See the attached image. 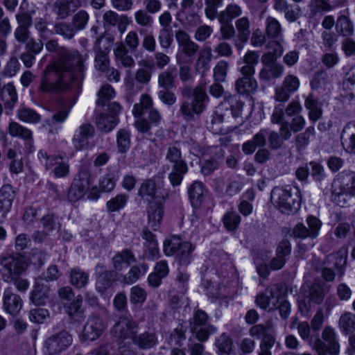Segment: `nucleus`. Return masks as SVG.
Wrapping results in <instances>:
<instances>
[{
  "label": "nucleus",
  "mask_w": 355,
  "mask_h": 355,
  "mask_svg": "<svg viewBox=\"0 0 355 355\" xmlns=\"http://www.w3.org/2000/svg\"><path fill=\"white\" fill-rule=\"evenodd\" d=\"M118 123V119L114 116H108L105 114H101L96 117V124L97 128L105 132L111 131Z\"/></svg>",
  "instance_id": "50"
},
{
  "label": "nucleus",
  "mask_w": 355,
  "mask_h": 355,
  "mask_svg": "<svg viewBox=\"0 0 355 355\" xmlns=\"http://www.w3.org/2000/svg\"><path fill=\"white\" fill-rule=\"evenodd\" d=\"M94 127L89 123H82L75 131L71 139L76 150H86L89 148V139L94 137Z\"/></svg>",
  "instance_id": "18"
},
{
  "label": "nucleus",
  "mask_w": 355,
  "mask_h": 355,
  "mask_svg": "<svg viewBox=\"0 0 355 355\" xmlns=\"http://www.w3.org/2000/svg\"><path fill=\"white\" fill-rule=\"evenodd\" d=\"M193 249L191 243H182L180 238L175 236L164 243V254L166 256H171L176 253V260L182 266H187L191 262V253Z\"/></svg>",
  "instance_id": "9"
},
{
  "label": "nucleus",
  "mask_w": 355,
  "mask_h": 355,
  "mask_svg": "<svg viewBox=\"0 0 355 355\" xmlns=\"http://www.w3.org/2000/svg\"><path fill=\"white\" fill-rule=\"evenodd\" d=\"M315 135V128L313 126L308 127L304 132L297 135L295 137V144L298 149L305 148L309 144L311 137Z\"/></svg>",
  "instance_id": "61"
},
{
  "label": "nucleus",
  "mask_w": 355,
  "mask_h": 355,
  "mask_svg": "<svg viewBox=\"0 0 355 355\" xmlns=\"http://www.w3.org/2000/svg\"><path fill=\"white\" fill-rule=\"evenodd\" d=\"M268 135V130L266 128L261 129L256 133L252 139L247 141L242 145V150L245 155H252L257 148L265 146L266 139Z\"/></svg>",
  "instance_id": "27"
},
{
  "label": "nucleus",
  "mask_w": 355,
  "mask_h": 355,
  "mask_svg": "<svg viewBox=\"0 0 355 355\" xmlns=\"http://www.w3.org/2000/svg\"><path fill=\"white\" fill-rule=\"evenodd\" d=\"M331 199L339 206H344L355 196V172L344 170L331 182Z\"/></svg>",
  "instance_id": "4"
},
{
  "label": "nucleus",
  "mask_w": 355,
  "mask_h": 355,
  "mask_svg": "<svg viewBox=\"0 0 355 355\" xmlns=\"http://www.w3.org/2000/svg\"><path fill=\"white\" fill-rule=\"evenodd\" d=\"M270 198L275 207L282 214H294L301 206L300 191L290 185L274 187Z\"/></svg>",
  "instance_id": "3"
},
{
  "label": "nucleus",
  "mask_w": 355,
  "mask_h": 355,
  "mask_svg": "<svg viewBox=\"0 0 355 355\" xmlns=\"http://www.w3.org/2000/svg\"><path fill=\"white\" fill-rule=\"evenodd\" d=\"M143 67L139 68L135 73V80L141 84H148L151 78V72L149 69L152 67L147 60L139 62Z\"/></svg>",
  "instance_id": "54"
},
{
  "label": "nucleus",
  "mask_w": 355,
  "mask_h": 355,
  "mask_svg": "<svg viewBox=\"0 0 355 355\" xmlns=\"http://www.w3.org/2000/svg\"><path fill=\"white\" fill-rule=\"evenodd\" d=\"M69 278L72 285L77 288H83L88 282L89 275L79 268H74L70 271Z\"/></svg>",
  "instance_id": "51"
},
{
  "label": "nucleus",
  "mask_w": 355,
  "mask_h": 355,
  "mask_svg": "<svg viewBox=\"0 0 355 355\" xmlns=\"http://www.w3.org/2000/svg\"><path fill=\"white\" fill-rule=\"evenodd\" d=\"M24 257L18 254L3 257L0 259V272L5 282H12L26 269Z\"/></svg>",
  "instance_id": "7"
},
{
  "label": "nucleus",
  "mask_w": 355,
  "mask_h": 355,
  "mask_svg": "<svg viewBox=\"0 0 355 355\" xmlns=\"http://www.w3.org/2000/svg\"><path fill=\"white\" fill-rule=\"evenodd\" d=\"M82 300V297L78 295L76 300L64 306L67 314L76 322H80L83 320Z\"/></svg>",
  "instance_id": "47"
},
{
  "label": "nucleus",
  "mask_w": 355,
  "mask_h": 355,
  "mask_svg": "<svg viewBox=\"0 0 355 355\" xmlns=\"http://www.w3.org/2000/svg\"><path fill=\"white\" fill-rule=\"evenodd\" d=\"M95 270L97 274L96 290L98 292L103 293L111 287L113 282L114 272L111 270H107L105 266L101 263L96 265Z\"/></svg>",
  "instance_id": "25"
},
{
  "label": "nucleus",
  "mask_w": 355,
  "mask_h": 355,
  "mask_svg": "<svg viewBox=\"0 0 355 355\" xmlns=\"http://www.w3.org/2000/svg\"><path fill=\"white\" fill-rule=\"evenodd\" d=\"M236 28L238 31L237 37L242 42H247L250 35V24L246 17L239 18L236 21Z\"/></svg>",
  "instance_id": "53"
},
{
  "label": "nucleus",
  "mask_w": 355,
  "mask_h": 355,
  "mask_svg": "<svg viewBox=\"0 0 355 355\" xmlns=\"http://www.w3.org/2000/svg\"><path fill=\"white\" fill-rule=\"evenodd\" d=\"M162 119L159 112L155 108H151L148 112V119H138L135 121V125L139 132L151 135L152 127L158 126Z\"/></svg>",
  "instance_id": "23"
},
{
  "label": "nucleus",
  "mask_w": 355,
  "mask_h": 355,
  "mask_svg": "<svg viewBox=\"0 0 355 355\" xmlns=\"http://www.w3.org/2000/svg\"><path fill=\"white\" fill-rule=\"evenodd\" d=\"M300 85V80L296 76L293 74L286 76L282 85L275 89V100L283 103L287 101L291 94L298 90Z\"/></svg>",
  "instance_id": "15"
},
{
  "label": "nucleus",
  "mask_w": 355,
  "mask_h": 355,
  "mask_svg": "<svg viewBox=\"0 0 355 355\" xmlns=\"http://www.w3.org/2000/svg\"><path fill=\"white\" fill-rule=\"evenodd\" d=\"M207 193L204 184L199 181H195L188 189V194L193 207H198L202 202L204 195Z\"/></svg>",
  "instance_id": "41"
},
{
  "label": "nucleus",
  "mask_w": 355,
  "mask_h": 355,
  "mask_svg": "<svg viewBox=\"0 0 355 355\" xmlns=\"http://www.w3.org/2000/svg\"><path fill=\"white\" fill-rule=\"evenodd\" d=\"M1 99L5 104V113L8 115L10 114L15 104L17 101V94L13 84L8 83L3 87L1 89Z\"/></svg>",
  "instance_id": "34"
},
{
  "label": "nucleus",
  "mask_w": 355,
  "mask_h": 355,
  "mask_svg": "<svg viewBox=\"0 0 355 355\" xmlns=\"http://www.w3.org/2000/svg\"><path fill=\"white\" fill-rule=\"evenodd\" d=\"M266 35L270 39H282L283 38V30L279 21L272 17H268L265 22Z\"/></svg>",
  "instance_id": "42"
},
{
  "label": "nucleus",
  "mask_w": 355,
  "mask_h": 355,
  "mask_svg": "<svg viewBox=\"0 0 355 355\" xmlns=\"http://www.w3.org/2000/svg\"><path fill=\"white\" fill-rule=\"evenodd\" d=\"M339 327L345 335L355 331V314L351 312L343 313L339 319Z\"/></svg>",
  "instance_id": "49"
},
{
  "label": "nucleus",
  "mask_w": 355,
  "mask_h": 355,
  "mask_svg": "<svg viewBox=\"0 0 355 355\" xmlns=\"http://www.w3.org/2000/svg\"><path fill=\"white\" fill-rule=\"evenodd\" d=\"M285 294L283 286L272 284L257 297L256 302L259 307L265 310L279 309L281 317L286 319L289 316L291 307L288 302L285 300Z\"/></svg>",
  "instance_id": "2"
},
{
  "label": "nucleus",
  "mask_w": 355,
  "mask_h": 355,
  "mask_svg": "<svg viewBox=\"0 0 355 355\" xmlns=\"http://www.w3.org/2000/svg\"><path fill=\"white\" fill-rule=\"evenodd\" d=\"M306 223L309 227H306L302 223H297L293 230V235L295 238H316L322 226V222L315 216H309L307 217Z\"/></svg>",
  "instance_id": "17"
},
{
  "label": "nucleus",
  "mask_w": 355,
  "mask_h": 355,
  "mask_svg": "<svg viewBox=\"0 0 355 355\" xmlns=\"http://www.w3.org/2000/svg\"><path fill=\"white\" fill-rule=\"evenodd\" d=\"M138 327V323L132 315L125 313L119 317L117 322L112 328V333L114 336L119 338H130L132 340L135 333H137Z\"/></svg>",
  "instance_id": "13"
},
{
  "label": "nucleus",
  "mask_w": 355,
  "mask_h": 355,
  "mask_svg": "<svg viewBox=\"0 0 355 355\" xmlns=\"http://www.w3.org/2000/svg\"><path fill=\"white\" fill-rule=\"evenodd\" d=\"M175 68L169 67L159 74L158 85L162 89H170L175 87Z\"/></svg>",
  "instance_id": "46"
},
{
  "label": "nucleus",
  "mask_w": 355,
  "mask_h": 355,
  "mask_svg": "<svg viewBox=\"0 0 355 355\" xmlns=\"http://www.w3.org/2000/svg\"><path fill=\"white\" fill-rule=\"evenodd\" d=\"M17 119L26 123L37 124L42 120V116L35 110L24 105H21L16 111Z\"/></svg>",
  "instance_id": "37"
},
{
  "label": "nucleus",
  "mask_w": 355,
  "mask_h": 355,
  "mask_svg": "<svg viewBox=\"0 0 355 355\" xmlns=\"http://www.w3.org/2000/svg\"><path fill=\"white\" fill-rule=\"evenodd\" d=\"M50 52L58 51V58L49 64L41 76L39 90L48 94H58L71 89L78 90L84 77V58L76 50L58 47L55 40L46 43Z\"/></svg>",
  "instance_id": "1"
},
{
  "label": "nucleus",
  "mask_w": 355,
  "mask_h": 355,
  "mask_svg": "<svg viewBox=\"0 0 355 355\" xmlns=\"http://www.w3.org/2000/svg\"><path fill=\"white\" fill-rule=\"evenodd\" d=\"M107 324L100 316L91 315L83 328V337L85 340L94 341L103 334L107 328Z\"/></svg>",
  "instance_id": "16"
},
{
  "label": "nucleus",
  "mask_w": 355,
  "mask_h": 355,
  "mask_svg": "<svg viewBox=\"0 0 355 355\" xmlns=\"http://www.w3.org/2000/svg\"><path fill=\"white\" fill-rule=\"evenodd\" d=\"M304 107L309 110V119L313 122L319 120L322 114V103L313 94H309L304 101Z\"/></svg>",
  "instance_id": "31"
},
{
  "label": "nucleus",
  "mask_w": 355,
  "mask_h": 355,
  "mask_svg": "<svg viewBox=\"0 0 355 355\" xmlns=\"http://www.w3.org/2000/svg\"><path fill=\"white\" fill-rule=\"evenodd\" d=\"M250 336L261 339L258 355H272L270 349L275 343V330L271 321L255 324L249 329Z\"/></svg>",
  "instance_id": "6"
},
{
  "label": "nucleus",
  "mask_w": 355,
  "mask_h": 355,
  "mask_svg": "<svg viewBox=\"0 0 355 355\" xmlns=\"http://www.w3.org/2000/svg\"><path fill=\"white\" fill-rule=\"evenodd\" d=\"M135 261V255L129 250H123L116 254L112 258L113 267L117 271H121L124 268H127Z\"/></svg>",
  "instance_id": "39"
},
{
  "label": "nucleus",
  "mask_w": 355,
  "mask_h": 355,
  "mask_svg": "<svg viewBox=\"0 0 355 355\" xmlns=\"http://www.w3.org/2000/svg\"><path fill=\"white\" fill-rule=\"evenodd\" d=\"M101 38L98 37L96 39L95 42V48L98 49L96 54L94 64L95 67L99 71L105 72L108 71L110 67V60L108 56V52L105 50H101L99 45Z\"/></svg>",
  "instance_id": "44"
},
{
  "label": "nucleus",
  "mask_w": 355,
  "mask_h": 355,
  "mask_svg": "<svg viewBox=\"0 0 355 355\" xmlns=\"http://www.w3.org/2000/svg\"><path fill=\"white\" fill-rule=\"evenodd\" d=\"M215 345L218 353L222 355H229L232 349V340L225 334H223L216 339Z\"/></svg>",
  "instance_id": "60"
},
{
  "label": "nucleus",
  "mask_w": 355,
  "mask_h": 355,
  "mask_svg": "<svg viewBox=\"0 0 355 355\" xmlns=\"http://www.w3.org/2000/svg\"><path fill=\"white\" fill-rule=\"evenodd\" d=\"M259 54L254 51H248L243 58V65L239 67V71H243L244 69L251 70L252 73H255V67L259 62Z\"/></svg>",
  "instance_id": "55"
},
{
  "label": "nucleus",
  "mask_w": 355,
  "mask_h": 355,
  "mask_svg": "<svg viewBox=\"0 0 355 355\" xmlns=\"http://www.w3.org/2000/svg\"><path fill=\"white\" fill-rule=\"evenodd\" d=\"M175 39L178 42L179 49L178 53L188 58H193L198 51L199 46L192 41L189 34L182 30L175 32Z\"/></svg>",
  "instance_id": "22"
},
{
  "label": "nucleus",
  "mask_w": 355,
  "mask_h": 355,
  "mask_svg": "<svg viewBox=\"0 0 355 355\" xmlns=\"http://www.w3.org/2000/svg\"><path fill=\"white\" fill-rule=\"evenodd\" d=\"M325 296L324 288L322 284L319 283H314L311 285L309 289L310 300L315 304H321Z\"/></svg>",
  "instance_id": "64"
},
{
  "label": "nucleus",
  "mask_w": 355,
  "mask_h": 355,
  "mask_svg": "<svg viewBox=\"0 0 355 355\" xmlns=\"http://www.w3.org/2000/svg\"><path fill=\"white\" fill-rule=\"evenodd\" d=\"M340 139L346 151L355 153V122H350L344 127Z\"/></svg>",
  "instance_id": "32"
},
{
  "label": "nucleus",
  "mask_w": 355,
  "mask_h": 355,
  "mask_svg": "<svg viewBox=\"0 0 355 355\" xmlns=\"http://www.w3.org/2000/svg\"><path fill=\"white\" fill-rule=\"evenodd\" d=\"M3 301L4 310L12 315H16L22 307V300L10 288L5 289Z\"/></svg>",
  "instance_id": "26"
},
{
  "label": "nucleus",
  "mask_w": 355,
  "mask_h": 355,
  "mask_svg": "<svg viewBox=\"0 0 355 355\" xmlns=\"http://www.w3.org/2000/svg\"><path fill=\"white\" fill-rule=\"evenodd\" d=\"M209 100L205 90L200 86L193 90V99L191 103L184 101L182 103L180 112L186 120L193 119L194 115L200 114L205 108V102Z\"/></svg>",
  "instance_id": "10"
},
{
  "label": "nucleus",
  "mask_w": 355,
  "mask_h": 355,
  "mask_svg": "<svg viewBox=\"0 0 355 355\" xmlns=\"http://www.w3.org/2000/svg\"><path fill=\"white\" fill-rule=\"evenodd\" d=\"M73 103L74 102L67 103L64 99L59 100L58 107L51 118L48 121V124L51 125L55 123H63L68 118Z\"/></svg>",
  "instance_id": "29"
},
{
  "label": "nucleus",
  "mask_w": 355,
  "mask_h": 355,
  "mask_svg": "<svg viewBox=\"0 0 355 355\" xmlns=\"http://www.w3.org/2000/svg\"><path fill=\"white\" fill-rule=\"evenodd\" d=\"M15 198L14 188L10 184L3 185L0 189V212L4 217L10 210Z\"/></svg>",
  "instance_id": "30"
},
{
  "label": "nucleus",
  "mask_w": 355,
  "mask_h": 355,
  "mask_svg": "<svg viewBox=\"0 0 355 355\" xmlns=\"http://www.w3.org/2000/svg\"><path fill=\"white\" fill-rule=\"evenodd\" d=\"M80 6V0H56L54 11L61 19H64L69 15L71 8L74 10Z\"/></svg>",
  "instance_id": "40"
},
{
  "label": "nucleus",
  "mask_w": 355,
  "mask_h": 355,
  "mask_svg": "<svg viewBox=\"0 0 355 355\" xmlns=\"http://www.w3.org/2000/svg\"><path fill=\"white\" fill-rule=\"evenodd\" d=\"M38 159L46 170L55 178H64L69 174L70 166L68 161L64 159L61 155H49L45 150H40L37 153Z\"/></svg>",
  "instance_id": "8"
},
{
  "label": "nucleus",
  "mask_w": 355,
  "mask_h": 355,
  "mask_svg": "<svg viewBox=\"0 0 355 355\" xmlns=\"http://www.w3.org/2000/svg\"><path fill=\"white\" fill-rule=\"evenodd\" d=\"M48 288L42 284H37L31 293L30 299L35 305H43L48 298Z\"/></svg>",
  "instance_id": "52"
},
{
  "label": "nucleus",
  "mask_w": 355,
  "mask_h": 355,
  "mask_svg": "<svg viewBox=\"0 0 355 355\" xmlns=\"http://www.w3.org/2000/svg\"><path fill=\"white\" fill-rule=\"evenodd\" d=\"M323 340L317 339L313 343V349L319 355H338L340 352V345L337 338L335 330L326 327L322 333Z\"/></svg>",
  "instance_id": "11"
},
{
  "label": "nucleus",
  "mask_w": 355,
  "mask_h": 355,
  "mask_svg": "<svg viewBox=\"0 0 355 355\" xmlns=\"http://www.w3.org/2000/svg\"><path fill=\"white\" fill-rule=\"evenodd\" d=\"M135 352L125 347L116 348L114 343H105L92 352L90 355H135Z\"/></svg>",
  "instance_id": "35"
},
{
  "label": "nucleus",
  "mask_w": 355,
  "mask_h": 355,
  "mask_svg": "<svg viewBox=\"0 0 355 355\" xmlns=\"http://www.w3.org/2000/svg\"><path fill=\"white\" fill-rule=\"evenodd\" d=\"M138 196L148 203L164 201L165 196L159 193L156 183L153 178L144 180L140 184Z\"/></svg>",
  "instance_id": "20"
},
{
  "label": "nucleus",
  "mask_w": 355,
  "mask_h": 355,
  "mask_svg": "<svg viewBox=\"0 0 355 355\" xmlns=\"http://www.w3.org/2000/svg\"><path fill=\"white\" fill-rule=\"evenodd\" d=\"M7 131L12 137H17L25 142V146L28 153L34 150V139L33 131L26 126H24L15 121H11L8 127Z\"/></svg>",
  "instance_id": "19"
},
{
  "label": "nucleus",
  "mask_w": 355,
  "mask_h": 355,
  "mask_svg": "<svg viewBox=\"0 0 355 355\" xmlns=\"http://www.w3.org/2000/svg\"><path fill=\"white\" fill-rule=\"evenodd\" d=\"M331 86V80L327 73L323 70L318 71L313 76L310 82V87L312 89H329Z\"/></svg>",
  "instance_id": "45"
},
{
  "label": "nucleus",
  "mask_w": 355,
  "mask_h": 355,
  "mask_svg": "<svg viewBox=\"0 0 355 355\" xmlns=\"http://www.w3.org/2000/svg\"><path fill=\"white\" fill-rule=\"evenodd\" d=\"M148 270L147 263H141L130 268L127 274L123 275L120 279L121 282L126 284L135 283L140 277L144 275Z\"/></svg>",
  "instance_id": "38"
},
{
  "label": "nucleus",
  "mask_w": 355,
  "mask_h": 355,
  "mask_svg": "<svg viewBox=\"0 0 355 355\" xmlns=\"http://www.w3.org/2000/svg\"><path fill=\"white\" fill-rule=\"evenodd\" d=\"M242 13L241 8L235 3L229 4L225 10L221 11L218 15V21H231Z\"/></svg>",
  "instance_id": "56"
},
{
  "label": "nucleus",
  "mask_w": 355,
  "mask_h": 355,
  "mask_svg": "<svg viewBox=\"0 0 355 355\" xmlns=\"http://www.w3.org/2000/svg\"><path fill=\"white\" fill-rule=\"evenodd\" d=\"M211 49L209 46L202 49L195 62V70L196 72L204 74L209 69V63L211 59Z\"/></svg>",
  "instance_id": "43"
},
{
  "label": "nucleus",
  "mask_w": 355,
  "mask_h": 355,
  "mask_svg": "<svg viewBox=\"0 0 355 355\" xmlns=\"http://www.w3.org/2000/svg\"><path fill=\"white\" fill-rule=\"evenodd\" d=\"M129 49L123 42H116L113 49L114 61L118 66L131 69L135 66V59L129 54Z\"/></svg>",
  "instance_id": "24"
},
{
  "label": "nucleus",
  "mask_w": 355,
  "mask_h": 355,
  "mask_svg": "<svg viewBox=\"0 0 355 355\" xmlns=\"http://www.w3.org/2000/svg\"><path fill=\"white\" fill-rule=\"evenodd\" d=\"M54 31L56 34L68 40L73 38L76 32L73 25L65 22L56 24L54 26Z\"/></svg>",
  "instance_id": "62"
},
{
  "label": "nucleus",
  "mask_w": 355,
  "mask_h": 355,
  "mask_svg": "<svg viewBox=\"0 0 355 355\" xmlns=\"http://www.w3.org/2000/svg\"><path fill=\"white\" fill-rule=\"evenodd\" d=\"M92 183V177L88 170L82 169L75 177L69 191V198L76 201L81 198L87 192Z\"/></svg>",
  "instance_id": "14"
},
{
  "label": "nucleus",
  "mask_w": 355,
  "mask_h": 355,
  "mask_svg": "<svg viewBox=\"0 0 355 355\" xmlns=\"http://www.w3.org/2000/svg\"><path fill=\"white\" fill-rule=\"evenodd\" d=\"M131 340L139 349L144 350L149 349L157 343V336L154 333L150 331H144L139 334L135 333Z\"/></svg>",
  "instance_id": "33"
},
{
  "label": "nucleus",
  "mask_w": 355,
  "mask_h": 355,
  "mask_svg": "<svg viewBox=\"0 0 355 355\" xmlns=\"http://www.w3.org/2000/svg\"><path fill=\"white\" fill-rule=\"evenodd\" d=\"M284 72V66L281 63L277 62L269 66L263 67L259 73V77L261 80L268 82L272 79L281 78Z\"/></svg>",
  "instance_id": "36"
},
{
  "label": "nucleus",
  "mask_w": 355,
  "mask_h": 355,
  "mask_svg": "<svg viewBox=\"0 0 355 355\" xmlns=\"http://www.w3.org/2000/svg\"><path fill=\"white\" fill-rule=\"evenodd\" d=\"M241 77L235 82V89L240 94H249L254 92L257 88V82L254 78V73L248 69L239 71Z\"/></svg>",
  "instance_id": "21"
},
{
  "label": "nucleus",
  "mask_w": 355,
  "mask_h": 355,
  "mask_svg": "<svg viewBox=\"0 0 355 355\" xmlns=\"http://www.w3.org/2000/svg\"><path fill=\"white\" fill-rule=\"evenodd\" d=\"M164 201L150 202L148 204L147 213L148 225L156 230L161 223L164 215L163 203Z\"/></svg>",
  "instance_id": "28"
},
{
  "label": "nucleus",
  "mask_w": 355,
  "mask_h": 355,
  "mask_svg": "<svg viewBox=\"0 0 355 355\" xmlns=\"http://www.w3.org/2000/svg\"><path fill=\"white\" fill-rule=\"evenodd\" d=\"M117 148L119 153H126L130 147V134L125 130L121 129L116 134Z\"/></svg>",
  "instance_id": "57"
},
{
  "label": "nucleus",
  "mask_w": 355,
  "mask_h": 355,
  "mask_svg": "<svg viewBox=\"0 0 355 355\" xmlns=\"http://www.w3.org/2000/svg\"><path fill=\"white\" fill-rule=\"evenodd\" d=\"M128 201V196L125 194H118L111 198L106 203L108 212L118 211L125 207Z\"/></svg>",
  "instance_id": "59"
},
{
  "label": "nucleus",
  "mask_w": 355,
  "mask_h": 355,
  "mask_svg": "<svg viewBox=\"0 0 355 355\" xmlns=\"http://www.w3.org/2000/svg\"><path fill=\"white\" fill-rule=\"evenodd\" d=\"M176 144L175 143L169 145L166 153V159L172 164L168 179L173 187L181 184L184 176L189 171L187 163L183 159L181 150Z\"/></svg>",
  "instance_id": "5"
},
{
  "label": "nucleus",
  "mask_w": 355,
  "mask_h": 355,
  "mask_svg": "<svg viewBox=\"0 0 355 355\" xmlns=\"http://www.w3.org/2000/svg\"><path fill=\"white\" fill-rule=\"evenodd\" d=\"M336 30L344 37H349L354 33V26L352 21L345 15H341L337 18Z\"/></svg>",
  "instance_id": "48"
},
{
  "label": "nucleus",
  "mask_w": 355,
  "mask_h": 355,
  "mask_svg": "<svg viewBox=\"0 0 355 355\" xmlns=\"http://www.w3.org/2000/svg\"><path fill=\"white\" fill-rule=\"evenodd\" d=\"M229 64L227 61H219L214 68V79L215 82H224L226 79Z\"/></svg>",
  "instance_id": "63"
},
{
  "label": "nucleus",
  "mask_w": 355,
  "mask_h": 355,
  "mask_svg": "<svg viewBox=\"0 0 355 355\" xmlns=\"http://www.w3.org/2000/svg\"><path fill=\"white\" fill-rule=\"evenodd\" d=\"M241 216L234 211L225 213L223 217V222L225 228L229 231L236 230L241 223Z\"/></svg>",
  "instance_id": "58"
},
{
  "label": "nucleus",
  "mask_w": 355,
  "mask_h": 355,
  "mask_svg": "<svg viewBox=\"0 0 355 355\" xmlns=\"http://www.w3.org/2000/svg\"><path fill=\"white\" fill-rule=\"evenodd\" d=\"M72 336L65 331L48 338L44 343V355H58L66 350L71 344Z\"/></svg>",
  "instance_id": "12"
}]
</instances>
